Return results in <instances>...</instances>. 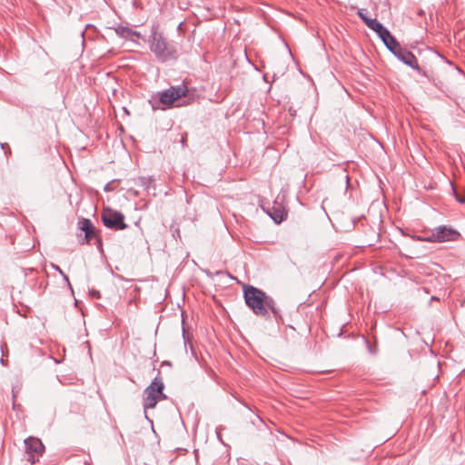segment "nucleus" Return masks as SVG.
I'll return each mask as SVG.
<instances>
[{
  "mask_svg": "<svg viewBox=\"0 0 465 465\" xmlns=\"http://www.w3.org/2000/svg\"><path fill=\"white\" fill-rule=\"evenodd\" d=\"M268 213L276 223H282L287 216L286 212L281 205L273 206Z\"/></svg>",
  "mask_w": 465,
  "mask_h": 465,
  "instance_id": "nucleus-11",
  "label": "nucleus"
},
{
  "mask_svg": "<svg viewBox=\"0 0 465 465\" xmlns=\"http://www.w3.org/2000/svg\"><path fill=\"white\" fill-rule=\"evenodd\" d=\"M149 47L155 57L162 63L176 58V48L170 44L162 33L153 28L149 37Z\"/></svg>",
  "mask_w": 465,
  "mask_h": 465,
  "instance_id": "nucleus-2",
  "label": "nucleus"
},
{
  "mask_svg": "<svg viewBox=\"0 0 465 465\" xmlns=\"http://www.w3.org/2000/svg\"><path fill=\"white\" fill-rule=\"evenodd\" d=\"M54 269H55L56 271H58V272H59V273L64 277V279L67 282L68 285L71 287V284H70V282H69V278H68V276H67L66 274H64V272L60 269V267H59V266L55 265V266H54Z\"/></svg>",
  "mask_w": 465,
  "mask_h": 465,
  "instance_id": "nucleus-16",
  "label": "nucleus"
},
{
  "mask_svg": "<svg viewBox=\"0 0 465 465\" xmlns=\"http://www.w3.org/2000/svg\"><path fill=\"white\" fill-rule=\"evenodd\" d=\"M188 88L184 84L171 86L160 94V102L164 105H173L179 98L185 97Z\"/></svg>",
  "mask_w": 465,
  "mask_h": 465,
  "instance_id": "nucleus-8",
  "label": "nucleus"
},
{
  "mask_svg": "<svg viewBox=\"0 0 465 465\" xmlns=\"http://www.w3.org/2000/svg\"><path fill=\"white\" fill-rule=\"evenodd\" d=\"M382 42L400 61L414 69L418 74L426 76V73L420 67L416 56L402 47L391 33Z\"/></svg>",
  "mask_w": 465,
  "mask_h": 465,
  "instance_id": "nucleus-3",
  "label": "nucleus"
},
{
  "mask_svg": "<svg viewBox=\"0 0 465 465\" xmlns=\"http://www.w3.org/2000/svg\"><path fill=\"white\" fill-rule=\"evenodd\" d=\"M78 228L83 232H87L90 229H93L94 225L89 219L81 218L77 223Z\"/></svg>",
  "mask_w": 465,
  "mask_h": 465,
  "instance_id": "nucleus-12",
  "label": "nucleus"
},
{
  "mask_svg": "<svg viewBox=\"0 0 465 465\" xmlns=\"http://www.w3.org/2000/svg\"><path fill=\"white\" fill-rule=\"evenodd\" d=\"M411 238L417 242H432L431 232L427 236L411 235Z\"/></svg>",
  "mask_w": 465,
  "mask_h": 465,
  "instance_id": "nucleus-14",
  "label": "nucleus"
},
{
  "mask_svg": "<svg viewBox=\"0 0 465 465\" xmlns=\"http://www.w3.org/2000/svg\"><path fill=\"white\" fill-rule=\"evenodd\" d=\"M243 298L246 305L257 316L265 317L269 311L272 312L274 317L280 315V311L276 307L274 300L254 286L245 285L243 287Z\"/></svg>",
  "mask_w": 465,
  "mask_h": 465,
  "instance_id": "nucleus-1",
  "label": "nucleus"
},
{
  "mask_svg": "<svg viewBox=\"0 0 465 465\" xmlns=\"http://www.w3.org/2000/svg\"><path fill=\"white\" fill-rule=\"evenodd\" d=\"M25 450H26V460L31 464H35L38 461L39 457L43 455L45 451V446L42 441L35 437H29L25 440Z\"/></svg>",
  "mask_w": 465,
  "mask_h": 465,
  "instance_id": "nucleus-7",
  "label": "nucleus"
},
{
  "mask_svg": "<svg viewBox=\"0 0 465 465\" xmlns=\"http://www.w3.org/2000/svg\"><path fill=\"white\" fill-rule=\"evenodd\" d=\"M357 15L364 22V24L370 18L368 16V11L366 9H363V8L359 9L358 12H357Z\"/></svg>",
  "mask_w": 465,
  "mask_h": 465,
  "instance_id": "nucleus-15",
  "label": "nucleus"
},
{
  "mask_svg": "<svg viewBox=\"0 0 465 465\" xmlns=\"http://www.w3.org/2000/svg\"><path fill=\"white\" fill-rule=\"evenodd\" d=\"M164 384L160 377H155L151 384L143 391V406L144 411L153 409L158 401L166 400L167 396L163 393Z\"/></svg>",
  "mask_w": 465,
  "mask_h": 465,
  "instance_id": "nucleus-4",
  "label": "nucleus"
},
{
  "mask_svg": "<svg viewBox=\"0 0 465 465\" xmlns=\"http://www.w3.org/2000/svg\"><path fill=\"white\" fill-rule=\"evenodd\" d=\"M187 136H188L187 133H183L181 137V143L183 148H185L187 146Z\"/></svg>",
  "mask_w": 465,
  "mask_h": 465,
  "instance_id": "nucleus-17",
  "label": "nucleus"
},
{
  "mask_svg": "<svg viewBox=\"0 0 465 465\" xmlns=\"http://www.w3.org/2000/svg\"><path fill=\"white\" fill-rule=\"evenodd\" d=\"M455 197H456V200L460 203H465V197L464 196H460L459 194H457L455 193Z\"/></svg>",
  "mask_w": 465,
  "mask_h": 465,
  "instance_id": "nucleus-19",
  "label": "nucleus"
},
{
  "mask_svg": "<svg viewBox=\"0 0 465 465\" xmlns=\"http://www.w3.org/2000/svg\"><path fill=\"white\" fill-rule=\"evenodd\" d=\"M432 242H456L461 238L459 231L451 226L440 225L431 230Z\"/></svg>",
  "mask_w": 465,
  "mask_h": 465,
  "instance_id": "nucleus-6",
  "label": "nucleus"
},
{
  "mask_svg": "<svg viewBox=\"0 0 465 465\" xmlns=\"http://www.w3.org/2000/svg\"><path fill=\"white\" fill-rule=\"evenodd\" d=\"M102 221L104 225L111 230L121 231L128 228V224L124 223V213L110 207L104 208Z\"/></svg>",
  "mask_w": 465,
  "mask_h": 465,
  "instance_id": "nucleus-5",
  "label": "nucleus"
},
{
  "mask_svg": "<svg viewBox=\"0 0 465 465\" xmlns=\"http://www.w3.org/2000/svg\"><path fill=\"white\" fill-rule=\"evenodd\" d=\"M447 64L452 66L458 73L461 74L462 70L456 64H454L452 62L446 60Z\"/></svg>",
  "mask_w": 465,
  "mask_h": 465,
  "instance_id": "nucleus-18",
  "label": "nucleus"
},
{
  "mask_svg": "<svg viewBox=\"0 0 465 465\" xmlns=\"http://www.w3.org/2000/svg\"><path fill=\"white\" fill-rule=\"evenodd\" d=\"M96 237H97V232L94 226L93 229H90L84 232V242L90 243V242Z\"/></svg>",
  "mask_w": 465,
  "mask_h": 465,
  "instance_id": "nucleus-13",
  "label": "nucleus"
},
{
  "mask_svg": "<svg viewBox=\"0 0 465 465\" xmlns=\"http://www.w3.org/2000/svg\"><path fill=\"white\" fill-rule=\"evenodd\" d=\"M112 29L114 30L117 35L122 38L134 41L135 38L139 39L141 37V34L139 32L134 31L131 27L119 25Z\"/></svg>",
  "mask_w": 465,
  "mask_h": 465,
  "instance_id": "nucleus-9",
  "label": "nucleus"
},
{
  "mask_svg": "<svg viewBox=\"0 0 465 465\" xmlns=\"http://www.w3.org/2000/svg\"><path fill=\"white\" fill-rule=\"evenodd\" d=\"M365 25L375 33H377L378 36L381 41L385 39L386 36L390 34V31L385 28L382 24L377 21L375 18H369Z\"/></svg>",
  "mask_w": 465,
  "mask_h": 465,
  "instance_id": "nucleus-10",
  "label": "nucleus"
}]
</instances>
